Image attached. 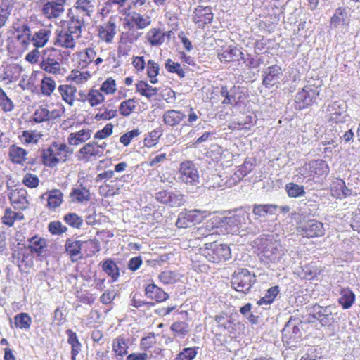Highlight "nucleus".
<instances>
[{"label": "nucleus", "instance_id": "nucleus-10", "mask_svg": "<svg viewBox=\"0 0 360 360\" xmlns=\"http://www.w3.org/2000/svg\"><path fill=\"white\" fill-rule=\"evenodd\" d=\"M264 77L262 81L263 85L271 88L279 83V79L283 75L282 69L277 65L268 67L264 71Z\"/></svg>", "mask_w": 360, "mask_h": 360}, {"label": "nucleus", "instance_id": "nucleus-45", "mask_svg": "<svg viewBox=\"0 0 360 360\" xmlns=\"http://www.w3.org/2000/svg\"><path fill=\"white\" fill-rule=\"evenodd\" d=\"M278 292V286L276 285L270 288L269 289H268L265 295L257 302V304L259 305H267L271 304L276 297Z\"/></svg>", "mask_w": 360, "mask_h": 360}, {"label": "nucleus", "instance_id": "nucleus-31", "mask_svg": "<svg viewBox=\"0 0 360 360\" xmlns=\"http://www.w3.org/2000/svg\"><path fill=\"white\" fill-rule=\"evenodd\" d=\"M103 271L111 277L112 281H116L120 276V271L116 263L112 259H108L103 262Z\"/></svg>", "mask_w": 360, "mask_h": 360}, {"label": "nucleus", "instance_id": "nucleus-56", "mask_svg": "<svg viewBox=\"0 0 360 360\" xmlns=\"http://www.w3.org/2000/svg\"><path fill=\"white\" fill-rule=\"evenodd\" d=\"M0 106L4 112H10L14 108L13 101L1 88H0Z\"/></svg>", "mask_w": 360, "mask_h": 360}, {"label": "nucleus", "instance_id": "nucleus-1", "mask_svg": "<svg viewBox=\"0 0 360 360\" xmlns=\"http://www.w3.org/2000/svg\"><path fill=\"white\" fill-rule=\"evenodd\" d=\"M203 255L208 261L219 263L229 260L231 257V252L226 244H219L217 242L206 243Z\"/></svg>", "mask_w": 360, "mask_h": 360}, {"label": "nucleus", "instance_id": "nucleus-51", "mask_svg": "<svg viewBox=\"0 0 360 360\" xmlns=\"http://www.w3.org/2000/svg\"><path fill=\"white\" fill-rule=\"evenodd\" d=\"M41 68L50 73L57 74L60 72V65L59 63L53 58H48L46 61H43L41 65Z\"/></svg>", "mask_w": 360, "mask_h": 360}, {"label": "nucleus", "instance_id": "nucleus-4", "mask_svg": "<svg viewBox=\"0 0 360 360\" xmlns=\"http://www.w3.org/2000/svg\"><path fill=\"white\" fill-rule=\"evenodd\" d=\"M302 322L297 318L290 317L282 330V340L292 345L301 340Z\"/></svg>", "mask_w": 360, "mask_h": 360}, {"label": "nucleus", "instance_id": "nucleus-43", "mask_svg": "<svg viewBox=\"0 0 360 360\" xmlns=\"http://www.w3.org/2000/svg\"><path fill=\"white\" fill-rule=\"evenodd\" d=\"M131 14L132 23L135 24L137 29H144L151 23L149 16H143L136 12H133Z\"/></svg>", "mask_w": 360, "mask_h": 360}, {"label": "nucleus", "instance_id": "nucleus-64", "mask_svg": "<svg viewBox=\"0 0 360 360\" xmlns=\"http://www.w3.org/2000/svg\"><path fill=\"white\" fill-rule=\"evenodd\" d=\"M22 136L25 143H37L39 139L41 137V135L39 133H37L35 131H23Z\"/></svg>", "mask_w": 360, "mask_h": 360}, {"label": "nucleus", "instance_id": "nucleus-39", "mask_svg": "<svg viewBox=\"0 0 360 360\" xmlns=\"http://www.w3.org/2000/svg\"><path fill=\"white\" fill-rule=\"evenodd\" d=\"M58 91L63 99L70 105H72L74 96L77 92L76 88L68 85H60L58 87Z\"/></svg>", "mask_w": 360, "mask_h": 360}, {"label": "nucleus", "instance_id": "nucleus-36", "mask_svg": "<svg viewBox=\"0 0 360 360\" xmlns=\"http://www.w3.org/2000/svg\"><path fill=\"white\" fill-rule=\"evenodd\" d=\"M128 341L123 336H119L114 340L112 343V350L116 355L123 356L127 354Z\"/></svg>", "mask_w": 360, "mask_h": 360}, {"label": "nucleus", "instance_id": "nucleus-12", "mask_svg": "<svg viewBox=\"0 0 360 360\" xmlns=\"http://www.w3.org/2000/svg\"><path fill=\"white\" fill-rule=\"evenodd\" d=\"M11 204L16 209L25 210L28 206L27 191L24 188L13 190L8 195Z\"/></svg>", "mask_w": 360, "mask_h": 360}, {"label": "nucleus", "instance_id": "nucleus-54", "mask_svg": "<svg viewBox=\"0 0 360 360\" xmlns=\"http://www.w3.org/2000/svg\"><path fill=\"white\" fill-rule=\"evenodd\" d=\"M56 88V83L50 77H44L41 84V93L46 96H50Z\"/></svg>", "mask_w": 360, "mask_h": 360}, {"label": "nucleus", "instance_id": "nucleus-9", "mask_svg": "<svg viewBox=\"0 0 360 360\" xmlns=\"http://www.w3.org/2000/svg\"><path fill=\"white\" fill-rule=\"evenodd\" d=\"M218 58L223 63L238 62L244 60V54L236 46H227L218 52Z\"/></svg>", "mask_w": 360, "mask_h": 360}, {"label": "nucleus", "instance_id": "nucleus-46", "mask_svg": "<svg viewBox=\"0 0 360 360\" xmlns=\"http://www.w3.org/2000/svg\"><path fill=\"white\" fill-rule=\"evenodd\" d=\"M14 323L16 328L27 330L30 327L31 318L26 313H20L15 316Z\"/></svg>", "mask_w": 360, "mask_h": 360}, {"label": "nucleus", "instance_id": "nucleus-25", "mask_svg": "<svg viewBox=\"0 0 360 360\" xmlns=\"http://www.w3.org/2000/svg\"><path fill=\"white\" fill-rule=\"evenodd\" d=\"M91 130L89 129H82L77 132L71 133L68 138V141L70 145H79L89 140L91 138Z\"/></svg>", "mask_w": 360, "mask_h": 360}, {"label": "nucleus", "instance_id": "nucleus-27", "mask_svg": "<svg viewBox=\"0 0 360 360\" xmlns=\"http://www.w3.org/2000/svg\"><path fill=\"white\" fill-rule=\"evenodd\" d=\"M210 214V212L207 210H192L184 213V219H186L187 222L195 224L200 223Z\"/></svg>", "mask_w": 360, "mask_h": 360}, {"label": "nucleus", "instance_id": "nucleus-23", "mask_svg": "<svg viewBox=\"0 0 360 360\" xmlns=\"http://www.w3.org/2000/svg\"><path fill=\"white\" fill-rule=\"evenodd\" d=\"M340 295L338 303L343 309H348L354 303L356 296L354 292L349 288H342L340 292Z\"/></svg>", "mask_w": 360, "mask_h": 360}, {"label": "nucleus", "instance_id": "nucleus-11", "mask_svg": "<svg viewBox=\"0 0 360 360\" xmlns=\"http://www.w3.org/2000/svg\"><path fill=\"white\" fill-rule=\"evenodd\" d=\"M263 255L271 262H279L285 255V250L276 242L270 243L264 248Z\"/></svg>", "mask_w": 360, "mask_h": 360}, {"label": "nucleus", "instance_id": "nucleus-16", "mask_svg": "<svg viewBox=\"0 0 360 360\" xmlns=\"http://www.w3.org/2000/svg\"><path fill=\"white\" fill-rule=\"evenodd\" d=\"M278 206L274 204H255L253 205L252 212L255 219L265 218L268 214L273 215L276 214Z\"/></svg>", "mask_w": 360, "mask_h": 360}, {"label": "nucleus", "instance_id": "nucleus-60", "mask_svg": "<svg viewBox=\"0 0 360 360\" xmlns=\"http://www.w3.org/2000/svg\"><path fill=\"white\" fill-rule=\"evenodd\" d=\"M49 231L54 235H60L65 233L68 231V228L63 225L59 221H53L49 224Z\"/></svg>", "mask_w": 360, "mask_h": 360}, {"label": "nucleus", "instance_id": "nucleus-24", "mask_svg": "<svg viewBox=\"0 0 360 360\" xmlns=\"http://www.w3.org/2000/svg\"><path fill=\"white\" fill-rule=\"evenodd\" d=\"M185 117V114L174 110H167L163 115L165 124L170 127L179 124Z\"/></svg>", "mask_w": 360, "mask_h": 360}, {"label": "nucleus", "instance_id": "nucleus-40", "mask_svg": "<svg viewBox=\"0 0 360 360\" xmlns=\"http://www.w3.org/2000/svg\"><path fill=\"white\" fill-rule=\"evenodd\" d=\"M309 167L317 176L326 175L329 172V167L323 160H315L309 163Z\"/></svg>", "mask_w": 360, "mask_h": 360}, {"label": "nucleus", "instance_id": "nucleus-59", "mask_svg": "<svg viewBox=\"0 0 360 360\" xmlns=\"http://www.w3.org/2000/svg\"><path fill=\"white\" fill-rule=\"evenodd\" d=\"M170 328L177 335L184 336L189 332L188 324L184 321L174 322Z\"/></svg>", "mask_w": 360, "mask_h": 360}, {"label": "nucleus", "instance_id": "nucleus-21", "mask_svg": "<svg viewBox=\"0 0 360 360\" xmlns=\"http://www.w3.org/2000/svg\"><path fill=\"white\" fill-rule=\"evenodd\" d=\"M346 105L344 102L335 101L329 104L327 111L330 112V120L335 122H341L340 117L345 112Z\"/></svg>", "mask_w": 360, "mask_h": 360}, {"label": "nucleus", "instance_id": "nucleus-29", "mask_svg": "<svg viewBox=\"0 0 360 360\" xmlns=\"http://www.w3.org/2000/svg\"><path fill=\"white\" fill-rule=\"evenodd\" d=\"M40 157L42 163L46 167L53 168L59 163L58 159L54 156L51 146L46 149H43L41 151Z\"/></svg>", "mask_w": 360, "mask_h": 360}, {"label": "nucleus", "instance_id": "nucleus-57", "mask_svg": "<svg viewBox=\"0 0 360 360\" xmlns=\"http://www.w3.org/2000/svg\"><path fill=\"white\" fill-rule=\"evenodd\" d=\"M197 355V350L195 347H186L177 354L174 360H193Z\"/></svg>", "mask_w": 360, "mask_h": 360}, {"label": "nucleus", "instance_id": "nucleus-19", "mask_svg": "<svg viewBox=\"0 0 360 360\" xmlns=\"http://www.w3.org/2000/svg\"><path fill=\"white\" fill-rule=\"evenodd\" d=\"M333 195L338 198H343L352 195L353 191L348 188L345 182L341 179H336L332 184Z\"/></svg>", "mask_w": 360, "mask_h": 360}, {"label": "nucleus", "instance_id": "nucleus-8", "mask_svg": "<svg viewBox=\"0 0 360 360\" xmlns=\"http://www.w3.org/2000/svg\"><path fill=\"white\" fill-rule=\"evenodd\" d=\"M298 229L304 236L307 238L319 237L324 234L323 224L314 219L301 222Z\"/></svg>", "mask_w": 360, "mask_h": 360}, {"label": "nucleus", "instance_id": "nucleus-33", "mask_svg": "<svg viewBox=\"0 0 360 360\" xmlns=\"http://www.w3.org/2000/svg\"><path fill=\"white\" fill-rule=\"evenodd\" d=\"M28 241L29 245L27 248L30 249L31 252H35L38 255H40L42 253L44 249L46 246V240L42 238H39L37 236L30 238Z\"/></svg>", "mask_w": 360, "mask_h": 360}, {"label": "nucleus", "instance_id": "nucleus-38", "mask_svg": "<svg viewBox=\"0 0 360 360\" xmlns=\"http://www.w3.org/2000/svg\"><path fill=\"white\" fill-rule=\"evenodd\" d=\"M136 91L139 92L142 96L150 99L158 93V88L153 87L147 82L143 81L139 82L136 85Z\"/></svg>", "mask_w": 360, "mask_h": 360}, {"label": "nucleus", "instance_id": "nucleus-63", "mask_svg": "<svg viewBox=\"0 0 360 360\" xmlns=\"http://www.w3.org/2000/svg\"><path fill=\"white\" fill-rule=\"evenodd\" d=\"M101 90L106 94H113L116 91V83L112 78L107 79L101 85Z\"/></svg>", "mask_w": 360, "mask_h": 360}, {"label": "nucleus", "instance_id": "nucleus-3", "mask_svg": "<svg viewBox=\"0 0 360 360\" xmlns=\"http://www.w3.org/2000/svg\"><path fill=\"white\" fill-rule=\"evenodd\" d=\"M320 86L306 85L295 96L296 108L302 110L316 103L321 92Z\"/></svg>", "mask_w": 360, "mask_h": 360}, {"label": "nucleus", "instance_id": "nucleus-17", "mask_svg": "<svg viewBox=\"0 0 360 360\" xmlns=\"http://www.w3.org/2000/svg\"><path fill=\"white\" fill-rule=\"evenodd\" d=\"M146 295L157 302H163L169 298V295L154 283L148 284L145 288Z\"/></svg>", "mask_w": 360, "mask_h": 360}, {"label": "nucleus", "instance_id": "nucleus-61", "mask_svg": "<svg viewBox=\"0 0 360 360\" xmlns=\"http://www.w3.org/2000/svg\"><path fill=\"white\" fill-rule=\"evenodd\" d=\"M140 134V131L139 129H133L130 131H128L123 135H122L120 138V141L122 143L124 146H128L131 141L139 136Z\"/></svg>", "mask_w": 360, "mask_h": 360}, {"label": "nucleus", "instance_id": "nucleus-41", "mask_svg": "<svg viewBox=\"0 0 360 360\" xmlns=\"http://www.w3.org/2000/svg\"><path fill=\"white\" fill-rule=\"evenodd\" d=\"M54 112H50L48 109L42 107L37 108L33 115V121L37 123H41L44 121H49L55 117Z\"/></svg>", "mask_w": 360, "mask_h": 360}, {"label": "nucleus", "instance_id": "nucleus-48", "mask_svg": "<svg viewBox=\"0 0 360 360\" xmlns=\"http://www.w3.org/2000/svg\"><path fill=\"white\" fill-rule=\"evenodd\" d=\"M63 220L66 224L72 228L79 229L83 224V219L81 217L77 215L76 213L70 212L66 214Z\"/></svg>", "mask_w": 360, "mask_h": 360}, {"label": "nucleus", "instance_id": "nucleus-20", "mask_svg": "<svg viewBox=\"0 0 360 360\" xmlns=\"http://www.w3.org/2000/svg\"><path fill=\"white\" fill-rule=\"evenodd\" d=\"M84 242L79 240H73L70 238L67 239L65 248L66 252L70 255L72 262L77 261L78 259H81L82 257L79 255L81 253L82 245Z\"/></svg>", "mask_w": 360, "mask_h": 360}, {"label": "nucleus", "instance_id": "nucleus-28", "mask_svg": "<svg viewBox=\"0 0 360 360\" xmlns=\"http://www.w3.org/2000/svg\"><path fill=\"white\" fill-rule=\"evenodd\" d=\"M146 38L151 46H157L165 42V34L160 28H152L146 33Z\"/></svg>", "mask_w": 360, "mask_h": 360}, {"label": "nucleus", "instance_id": "nucleus-55", "mask_svg": "<svg viewBox=\"0 0 360 360\" xmlns=\"http://www.w3.org/2000/svg\"><path fill=\"white\" fill-rule=\"evenodd\" d=\"M160 280L165 284H170L179 280V274L176 271H164L159 275Z\"/></svg>", "mask_w": 360, "mask_h": 360}, {"label": "nucleus", "instance_id": "nucleus-50", "mask_svg": "<svg viewBox=\"0 0 360 360\" xmlns=\"http://www.w3.org/2000/svg\"><path fill=\"white\" fill-rule=\"evenodd\" d=\"M135 101L134 99H128L120 103L119 111L122 115L127 117L135 110Z\"/></svg>", "mask_w": 360, "mask_h": 360}, {"label": "nucleus", "instance_id": "nucleus-47", "mask_svg": "<svg viewBox=\"0 0 360 360\" xmlns=\"http://www.w3.org/2000/svg\"><path fill=\"white\" fill-rule=\"evenodd\" d=\"M70 195L73 197L75 200L77 201L78 202L87 201L90 199V192L89 189L84 187L73 188Z\"/></svg>", "mask_w": 360, "mask_h": 360}, {"label": "nucleus", "instance_id": "nucleus-34", "mask_svg": "<svg viewBox=\"0 0 360 360\" xmlns=\"http://www.w3.org/2000/svg\"><path fill=\"white\" fill-rule=\"evenodd\" d=\"M115 33V24L112 21H109L105 27H102L99 30L100 37L107 43L112 41Z\"/></svg>", "mask_w": 360, "mask_h": 360}, {"label": "nucleus", "instance_id": "nucleus-52", "mask_svg": "<svg viewBox=\"0 0 360 360\" xmlns=\"http://www.w3.org/2000/svg\"><path fill=\"white\" fill-rule=\"evenodd\" d=\"M159 65L157 63L152 60H149L147 63V75L150 78L152 84H156L158 79L156 76L159 74Z\"/></svg>", "mask_w": 360, "mask_h": 360}, {"label": "nucleus", "instance_id": "nucleus-7", "mask_svg": "<svg viewBox=\"0 0 360 360\" xmlns=\"http://www.w3.org/2000/svg\"><path fill=\"white\" fill-rule=\"evenodd\" d=\"M245 221V214L243 211H240L230 217H223L221 219V226L224 228L227 233L238 234Z\"/></svg>", "mask_w": 360, "mask_h": 360}, {"label": "nucleus", "instance_id": "nucleus-15", "mask_svg": "<svg viewBox=\"0 0 360 360\" xmlns=\"http://www.w3.org/2000/svg\"><path fill=\"white\" fill-rule=\"evenodd\" d=\"M64 12V6L61 4L56 3L53 1H49L44 4L42 13L49 19L57 18Z\"/></svg>", "mask_w": 360, "mask_h": 360}, {"label": "nucleus", "instance_id": "nucleus-53", "mask_svg": "<svg viewBox=\"0 0 360 360\" xmlns=\"http://www.w3.org/2000/svg\"><path fill=\"white\" fill-rule=\"evenodd\" d=\"M165 68L171 73H176L181 78L185 77V72L182 69L181 65L178 63H174L171 59H167L165 63Z\"/></svg>", "mask_w": 360, "mask_h": 360}, {"label": "nucleus", "instance_id": "nucleus-44", "mask_svg": "<svg viewBox=\"0 0 360 360\" xmlns=\"http://www.w3.org/2000/svg\"><path fill=\"white\" fill-rule=\"evenodd\" d=\"M285 188L288 196L290 198L301 197L305 194L304 187L295 183H288L285 185Z\"/></svg>", "mask_w": 360, "mask_h": 360}, {"label": "nucleus", "instance_id": "nucleus-14", "mask_svg": "<svg viewBox=\"0 0 360 360\" xmlns=\"http://www.w3.org/2000/svg\"><path fill=\"white\" fill-rule=\"evenodd\" d=\"M195 23L200 26L210 24L213 20V14L210 7H203L198 6L194 11V18Z\"/></svg>", "mask_w": 360, "mask_h": 360}, {"label": "nucleus", "instance_id": "nucleus-2", "mask_svg": "<svg viewBox=\"0 0 360 360\" xmlns=\"http://www.w3.org/2000/svg\"><path fill=\"white\" fill-rule=\"evenodd\" d=\"M255 282V274H251L247 269H241L233 274L231 283L236 291L247 294Z\"/></svg>", "mask_w": 360, "mask_h": 360}, {"label": "nucleus", "instance_id": "nucleus-62", "mask_svg": "<svg viewBox=\"0 0 360 360\" xmlns=\"http://www.w3.org/2000/svg\"><path fill=\"white\" fill-rule=\"evenodd\" d=\"M113 125L111 123L107 124L104 128L96 132L95 139H103L110 136L112 133Z\"/></svg>", "mask_w": 360, "mask_h": 360}, {"label": "nucleus", "instance_id": "nucleus-30", "mask_svg": "<svg viewBox=\"0 0 360 360\" xmlns=\"http://www.w3.org/2000/svg\"><path fill=\"white\" fill-rule=\"evenodd\" d=\"M27 155L25 149L15 145H12L9 148V157L13 163L22 165Z\"/></svg>", "mask_w": 360, "mask_h": 360}, {"label": "nucleus", "instance_id": "nucleus-5", "mask_svg": "<svg viewBox=\"0 0 360 360\" xmlns=\"http://www.w3.org/2000/svg\"><path fill=\"white\" fill-rule=\"evenodd\" d=\"M179 179L186 184L196 185L199 183V173L192 161H185L179 167Z\"/></svg>", "mask_w": 360, "mask_h": 360}, {"label": "nucleus", "instance_id": "nucleus-13", "mask_svg": "<svg viewBox=\"0 0 360 360\" xmlns=\"http://www.w3.org/2000/svg\"><path fill=\"white\" fill-rule=\"evenodd\" d=\"M350 22L349 16L345 8H338L331 18L330 27L338 29L341 27H347Z\"/></svg>", "mask_w": 360, "mask_h": 360}, {"label": "nucleus", "instance_id": "nucleus-22", "mask_svg": "<svg viewBox=\"0 0 360 360\" xmlns=\"http://www.w3.org/2000/svg\"><path fill=\"white\" fill-rule=\"evenodd\" d=\"M66 334L68 335V343L71 345V360H76L82 349V344L79 341L75 332L68 329L66 330Z\"/></svg>", "mask_w": 360, "mask_h": 360}, {"label": "nucleus", "instance_id": "nucleus-26", "mask_svg": "<svg viewBox=\"0 0 360 360\" xmlns=\"http://www.w3.org/2000/svg\"><path fill=\"white\" fill-rule=\"evenodd\" d=\"M51 33L49 29H40L34 34L30 41L36 48L44 47L48 42Z\"/></svg>", "mask_w": 360, "mask_h": 360}, {"label": "nucleus", "instance_id": "nucleus-32", "mask_svg": "<svg viewBox=\"0 0 360 360\" xmlns=\"http://www.w3.org/2000/svg\"><path fill=\"white\" fill-rule=\"evenodd\" d=\"M71 9H70L68 16L70 18V20L68 26V31L72 34H77V36H79L81 29L84 24V19L78 14L77 15H71Z\"/></svg>", "mask_w": 360, "mask_h": 360}, {"label": "nucleus", "instance_id": "nucleus-35", "mask_svg": "<svg viewBox=\"0 0 360 360\" xmlns=\"http://www.w3.org/2000/svg\"><path fill=\"white\" fill-rule=\"evenodd\" d=\"M79 153L84 156V158L89 159L91 157H101L98 143L91 141L85 144L79 150Z\"/></svg>", "mask_w": 360, "mask_h": 360}, {"label": "nucleus", "instance_id": "nucleus-58", "mask_svg": "<svg viewBox=\"0 0 360 360\" xmlns=\"http://www.w3.org/2000/svg\"><path fill=\"white\" fill-rule=\"evenodd\" d=\"M88 101L91 106H95L104 101V96L96 89H91L87 92Z\"/></svg>", "mask_w": 360, "mask_h": 360}, {"label": "nucleus", "instance_id": "nucleus-49", "mask_svg": "<svg viewBox=\"0 0 360 360\" xmlns=\"http://www.w3.org/2000/svg\"><path fill=\"white\" fill-rule=\"evenodd\" d=\"M71 32H60L58 36V41L62 46L65 48H74L75 43Z\"/></svg>", "mask_w": 360, "mask_h": 360}, {"label": "nucleus", "instance_id": "nucleus-18", "mask_svg": "<svg viewBox=\"0 0 360 360\" xmlns=\"http://www.w3.org/2000/svg\"><path fill=\"white\" fill-rule=\"evenodd\" d=\"M47 195V205L46 207L51 210H55L57 207H60L63 202V193L58 189H53L44 193L41 195L44 198V195Z\"/></svg>", "mask_w": 360, "mask_h": 360}, {"label": "nucleus", "instance_id": "nucleus-6", "mask_svg": "<svg viewBox=\"0 0 360 360\" xmlns=\"http://www.w3.org/2000/svg\"><path fill=\"white\" fill-rule=\"evenodd\" d=\"M331 306L322 307L315 304L311 307L310 315L319 321L323 326H330L334 323L333 309Z\"/></svg>", "mask_w": 360, "mask_h": 360}, {"label": "nucleus", "instance_id": "nucleus-37", "mask_svg": "<svg viewBox=\"0 0 360 360\" xmlns=\"http://www.w3.org/2000/svg\"><path fill=\"white\" fill-rule=\"evenodd\" d=\"M186 202V197L179 191L173 192L169 191L167 205L172 207L183 206Z\"/></svg>", "mask_w": 360, "mask_h": 360}, {"label": "nucleus", "instance_id": "nucleus-42", "mask_svg": "<svg viewBox=\"0 0 360 360\" xmlns=\"http://www.w3.org/2000/svg\"><path fill=\"white\" fill-rule=\"evenodd\" d=\"M74 7L76 11L84 12L86 16H91L94 11V6L91 0H77Z\"/></svg>", "mask_w": 360, "mask_h": 360}]
</instances>
